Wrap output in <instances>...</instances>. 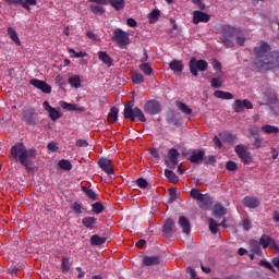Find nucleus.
Returning a JSON list of instances; mask_svg holds the SVG:
<instances>
[{
    "label": "nucleus",
    "mask_w": 279,
    "mask_h": 279,
    "mask_svg": "<svg viewBox=\"0 0 279 279\" xmlns=\"http://www.w3.org/2000/svg\"><path fill=\"white\" fill-rule=\"evenodd\" d=\"M271 46L266 41H259L253 49L255 56V66L259 71H270V69H279V52H270Z\"/></svg>",
    "instance_id": "1"
},
{
    "label": "nucleus",
    "mask_w": 279,
    "mask_h": 279,
    "mask_svg": "<svg viewBox=\"0 0 279 279\" xmlns=\"http://www.w3.org/2000/svg\"><path fill=\"white\" fill-rule=\"evenodd\" d=\"M220 34L221 40L226 47H234V40L235 45H239V47H243V45H245V33L239 28L225 25L222 26Z\"/></svg>",
    "instance_id": "2"
},
{
    "label": "nucleus",
    "mask_w": 279,
    "mask_h": 279,
    "mask_svg": "<svg viewBox=\"0 0 279 279\" xmlns=\"http://www.w3.org/2000/svg\"><path fill=\"white\" fill-rule=\"evenodd\" d=\"M11 155L13 156L14 160L23 165L28 173L29 171H32V167H29V161L27 160V158H35L36 149H27L24 143H16L14 146L11 147Z\"/></svg>",
    "instance_id": "3"
},
{
    "label": "nucleus",
    "mask_w": 279,
    "mask_h": 279,
    "mask_svg": "<svg viewBox=\"0 0 279 279\" xmlns=\"http://www.w3.org/2000/svg\"><path fill=\"white\" fill-rule=\"evenodd\" d=\"M124 117L125 119H130L131 121H141L142 123H145L147 121V118H145V113L138 108H132V106H125L124 108Z\"/></svg>",
    "instance_id": "4"
},
{
    "label": "nucleus",
    "mask_w": 279,
    "mask_h": 279,
    "mask_svg": "<svg viewBox=\"0 0 279 279\" xmlns=\"http://www.w3.org/2000/svg\"><path fill=\"white\" fill-rule=\"evenodd\" d=\"M113 43H117L119 47H128L130 45V34L121 28H116L113 31V36L111 37Z\"/></svg>",
    "instance_id": "5"
},
{
    "label": "nucleus",
    "mask_w": 279,
    "mask_h": 279,
    "mask_svg": "<svg viewBox=\"0 0 279 279\" xmlns=\"http://www.w3.org/2000/svg\"><path fill=\"white\" fill-rule=\"evenodd\" d=\"M197 71H208V62H206V60H197L192 58L190 60V72L194 77H197V75H199Z\"/></svg>",
    "instance_id": "6"
},
{
    "label": "nucleus",
    "mask_w": 279,
    "mask_h": 279,
    "mask_svg": "<svg viewBox=\"0 0 279 279\" xmlns=\"http://www.w3.org/2000/svg\"><path fill=\"white\" fill-rule=\"evenodd\" d=\"M234 151L243 165H250L252 162V154L247 150V146L243 144L236 145Z\"/></svg>",
    "instance_id": "7"
},
{
    "label": "nucleus",
    "mask_w": 279,
    "mask_h": 279,
    "mask_svg": "<svg viewBox=\"0 0 279 279\" xmlns=\"http://www.w3.org/2000/svg\"><path fill=\"white\" fill-rule=\"evenodd\" d=\"M259 244L263 245L264 250H267V247H270V250H274V252H279L278 244H276V240L274 238L263 234L259 240Z\"/></svg>",
    "instance_id": "8"
},
{
    "label": "nucleus",
    "mask_w": 279,
    "mask_h": 279,
    "mask_svg": "<svg viewBox=\"0 0 279 279\" xmlns=\"http://www.w3.org/2000/svg\"><path fill=\"white\" fill-rule=\"evenodd\" d=\"M244 108H246V110H252V108H254V105H252V101L247 99H238L232 105V109L234 110V112H243Z\"/></svg>",
    "instance_id": "9"
},
{
    "label": "nucleus",
    "mask_w": 279,
    "mask_h": 279,
    "mask_svg": "<svg viewBox=\"0 0 279 279\" xmlns=\"http://www.w3.org/2000/svg\"><path fill=\"white\" fill-rule=\"evenodd\" d=\"M44 109L47 110L51 121H58V119H61L62 112L59 109H56L49 105V101L45 100L44 104Z\"/></svg>",
    "instance_id": "10"
},
{
    "label": "nucleus",
    "mask_w": 279,
    "mask_h": 279,
    "mask_svg": "<svg viewBox=\"0 0 279 279\" xmlns=\"http://www.w3.org/2000/svg\"><path fill=\"white\" fill-rule=\"evenodd\" d=\"M31 85L38 88V90H41V93H45V95H49L51 93V87L45 81L33 78L31 80Z\"/></svg>",
    "instance_id": "11"
},
{
    "label": "nucleus",
    "mask_w": 279,
    "mask_h": 279,
    "mask_svg": "<svg viewBox=\"0 0 279 279\" xmlns=\"http://www.w3.org/2000/svg\"><path fill=\"white\" fill-rule=\"evenodd\" d=\"M98 166L100 167V169H102V171H105V173H108V175H112V173H114L112 160L108 158H100L98 160Z\"/></svg>",
    "instance_id": "12"
},
{
    "label": "nucleus",
    "mask_w": 279,
    "mask_h": 279,
    "mask_svg": "<svg viewBox=\"0 0 279 279\" xmlns=\"http://www.w3.org/2000/svg\"><path fill=\"white\" fill-rule=\"evenodd\" d=\"M179 157H180V153H178V149L171 148L168 154L169 160L166 161L167 167H170V169H174L178 165Z\"/></svg>",
    "instance_id": "13"
},
{
    "label": "nucleus",
    "mask_w": 279,
    "mask_h": 279,
    "mask_svg": "<svg viewBox=\"0 0 279 279\" xmlns=\"http://www.w3.org/2000/svg\"><path fill=\"white\" fill-rule=\"evenodd\" d=\"M144 110L148 114H158V112H160V102L156 100H149L144 106Z\"/></svg>",
    "instance_id": "14"
},
{
    "label": "nucleus",
    "mask_w": 279,
    "mask_h": 279,
    "mask_svg": "<svg viewBox=\"0 0 279 279\" xmlns=\"http://www.w3.org/2000/svg\"><path fill=\"white\" fill-rule=\"evenodd\" d=\"M210 21V15L203 11H194L193 12V23L197 25L199 23H208Z\"/></svg>",
    "instance_id": "15"
},
{
    "label": "nucleus",
    "mask_w": 279,
    "mask_h": 279,
    "mask_svg": "<svg viewBox=\"0 0 279 279\" xmlns=\"http://www.w3.org/2000/svg\"><path fill=\"white\" fill-rule=\"evenodd\" d=\"M59 106H61L63 110H68L69 112H84V107H78L76 104L60 101Z\"/></svg>",
    "instance_id": "16"
},
{
    "label": "nucleus",
    "mask_w": 279,
    "mask_h": 279,
    "mask_svg": "<svg viewBox=\"0 0 279 279\" xmlns=\"http://www.w3.org/2000/svg\"><path fill=\"white\" fill-rule=\"evenodd\" d=\"M98 59L100 60V62L105 65V66H112L114 60L110 58V54H108V52L106 51H99L98 52Z\"/></svg>",
    "instance_id": "17"
},
{
    "label": "nucleus",
    "mask_w": 279,
    "mask_h": 279,
    "mask_svg": "<svg viewBox=\"0 0 279 279\" xmlns=\"http://www.w3.org/2000/svg\"><path fill=\"white\" fill-rule=\"evenodd\" d=\"M243 206H246V208H258L260 206V202H258V198L246 196L242 201Z\"/></svg>",
    "instance_id": "18"
},
{
    "label": "nucleus",
    "mask_w": 279,
    "mask_h": 279,
    "mask_svg": "<svg viewBox=\"0 0 279 279\" xmlns=\"http://www.w3.org/2000/svg\"><path fill=\"white\" fill-rule=\"evenodd\" d=\"M203 197L204 198H201L199 201H197V204L204 210H208V208L213 206V201L210 199V196H208V194H203Z\"/></svg>",
    "instance_id": "19"
},
{
    "label": "nucleus",
    "mask_w": 279,
    "mask_h": 279,
    "mask_svg": "<svg viewBox=\"0 0 279 279\" xmlns=\"http://www.w3.org/2000/svg\"><path fill=\"white\" fill-rule=\"evenodd\" d=\"M209 223V230L213 234H217L219 232V226H222V228H226V220H223L220 225L215 221V219L209 218L208 219Z\"/></svg>",
    "instance_id": "20"
},
{
    "label": "nucleus",
    "mask_w": 279,
    "mask_h": 279,
    "mask_svg": "<svg viewBox=\"0 0 279 279\" xmlns=\"http://www.w3.org/2000/svg\"><path fill=\"white\" fill-rule=\"evenodd\" d=\"M119 121V108L111 107L110 112L108 114V123H117Z\"/></svg>",
    "instance_id": "21"
},
{
    "label": "nucleus",
    "mask_w": 279,
    "mask_h": 279,
    "mask_svg": "<svg viewBox=\"0 0 279 279\" xmlns=\"http://www.w3.org/2000/svg\"><path fill=\"white\" fill-rule=\"evenodd\" d=\"M160 263L159 256H144L143 258V265L146 267H149L151 265H158Z\"/></svg>",
    "instance_id": "22"
},
{
    "label": "nucleus",
    "mask_w": 279,
    "mask_h": 279,
    "mask_svg": "<svg viewBox=\"0 0 279 279\" xmlns=\"http://www.w3.org/2000/svg\"><path fill=\"white\" fill-rule=\"evenodd\" d=\"M219 136L222 138V141H226V143H230L231 145H234V143H236V135L230 132H222L219 134Z\"/></svg>",
    "instance_id": "23"
},
{
    "label": "nucleus",
    "mask_w": 279,
    "mask_h": 279,
    "mask_svg": "<svg viewBox=\"0 0 279 279\" xmlns=\"http://www.w3.org/2000/svg\"><path fill=\"white\" fill-rule=\"evenodd\" d=\"M68 83L72 88H82V78L80 75L70 76Z\"/></svg>",
    "instance_id": "24"
},
{
    "label": "nucleus",
    "mask_w": 279,
    "mask_h": 279,
    "mask_svg": "<svg viewBox=\"0 0 279 279\" xmlns=\"http://www.w3.org/2000/svg\"><path fill=\"white\" fill-rule=\"evenodd\" d=\"M162 232L166 236H171V232H173V219L165 221Z\"/></svg>",
    "instance_id": "25"
},
{
    "label": "nucleus",
    "mask_w": 279,
    "mask_h": 279,
    "mask_svg": "<svg viewBox=\"0 0 279 279\" xmlns=\"http://www.w3.org/2000/svg\"><path fill=\"white\" fill-rule=\"evenodd\" d=\"M179 225L181 226V228L185 234L191 233V223L189 222V219H186V217H181L179 219Z\"/></svg>",
    "instance_id": "26"
},
{
    "label": "nucleus",
    "mask_w": 279,
    "mask_h": 279,
    "mask_svg": "<svg viewBox=\"0 0 279 279\" xmlns=\"http://www.w3.org/2000/svg\"><path fill=\"white\" fill-rule=\"evenodd\" d=\"M82 223L85 228L93 230V228H95V223H97V219L95 217H85L83 218Z\"/></svg>",
    "instance_id": "27"
},
{
    "label": "nucleus",
    "mask_w": 279,
    "mask_h": 279,
    "mask_svg": "<svg viewBox=\"0 0 279 279\" xmlns=\"http://www.w3.org/2000/svg\"><path fill=\"white\" fill-rule=\"evenodd\" d=\"M262 132H264V134H278L279 129L275 125L265 124L262 126Z\"/></svg>",
    "instance_id": "28"
},
{
    "label": "nucleus",
    "mask_w": 279,
    "mask_h": 279,
    "mask_svg": "<svg viewBox=\"0 0 279 279\" xmlns=\"http://www.w3.org/2000/svg\"><path fill=\"white\" fill-rule=\"evenodd\" d=\"M8 36H10L11 40L15 43V45H21V39L19 38V34H16V31L12 27H8L7 29Z\"/></svg>",
    "instance_id": "29"
},
{
    "label": "nucleus",
    "mask_w": 279,
    "mask_h": 279,
    "mask_svg": "<svg viewBox=\"0 0 279 279\" xmlns=\"http://www.w3.org/2000/svg\"><path fill=\"white\" fill-rule=\"evenodd\" d=\"M214 96L217 99H233V96L230 92H223V90H216L214 93Z\"/></svg>",
    "instance_id": "30"
},
{
    "label": "nucleus",
    "mask_w": 279,
    "mask_h": 279,
    "mask_svg": "<svg viewBox=\"0 0 279 279\" xmlns=\"http://www.w3.org/2000/svg\"><path fill=\"white\" fill-rule=\"evenodd\" d=\"M170 69L174 73H181L184 69V65H182L181 61L174 60L170 63Z\"/></svg>",
    "instance_id": "31"
},
{
    "label": "nucleus",
    "mask_w": 279,
    "mask_h": 279,
    "mask_svg": "<svg viewBox=\"0 0 279 279\" xmlns=\"http://www.w3.org/2000/svg\"><path fill=\"white\" fill-rule=\"evenodd\" d=\"M227 210L223 206L221 205H215L214 207V216L219 219L226 215Z\"/></svg>",
    "instance_id": "32"
},
{
    "label": "nucleus",
    "mask_w": 279,
    "mask_h": 279,
    "mask_svg": "<svg viewBox=\"0 0 279 279\" xmlns=\"http://www.w3.org/2000/svg\"><path fill=\"white\" fill-rule=\"evenodd\" d=\"M178 110H181L183 114H193V109H191L184 102H177Z\"/></svg>",
    "instance_id": "33"
},
{
    "label": "nucleus",
    "mask_w": 279,
    "mask_h": 279,
    "mask_svg": "<svg viewBox=\"0 0 279 279\" xmlns=\"http://www.w3.org/2000/svg\"><path fill=\"white\" fill-rule=\"evenodd\" d=\"M211 66L216 70L218 77H223V71L221 70V62H219V60L214 59L211 61Z\"/></svg>",
    "instance_id": "34"
},
{
    "label": "nucleus",
    "mask_w": 279,
    "mask_h": 279,
    "mask_svg": "<svg viewBox=\"0 0 279 279\" xmlns=\"http://www.w3.org/2000/svg\"><path fill=\"white\" fill-rule=\"evenodd\" d=\"M71 269V262L69 260V257H62L61 259V270L63 274H69Z\"/></svg>",
    "instance_id": "35"
},
{
    "label": "nucleus",
    "mask_w": 279,
    "mask_h": 279,
    "mask_svg": "<svg viewBox=\"0 0 279 279\" xmlns=\"http://www.w3.org/2000/svg\"><path fill=\"white\" fill-rule=\"evenodd\" d=\"M133 84H143L145 82V76L142 73L133 72L131 77Z\"/></svg>",
    "instance_id": "36"
},
{
    "label": "nucleus",
    "mask_w": 279,
    "mask_h": 279,
    "mask_svg": "<svg viewBox=\"0 0 279 279\" xmlns=\"http://www.w3.org/2000/svg\"><path fill=\"white\" fill-rule=\"evenodd\" d=\"M140 70L144 73V75H151V73H154V68L149 63H142L140 65Z\"/></svg>",
    "instance_id": "37"
},
{
    "label": "nucleus",
    "mask_w": 279,
    "mask_h": 279,
    "mask_svg": "<svg viewBox=\"0 0 279 279\" xmlns=\"http://www.w3.org/2000/svg\"><path fill=\"white\" fill-rule=\"evenodd\" d=\"M58 166L60 169H63V171H71L73 169V165H71V161L62 159L58 162Z\"/></svg>",
    "instance_id": "38"
},
{
    "label": "nucleus",
    "mask_w": 279,
    "mask_h": 279,
    "mask_svg": "<svg viewBox=\"0 0 279 279\" xmlns=\"http://www.w3.org/2000/svg\"><path fill=\"white\" fill-rule=\"evenodd\" d=\"M110 5L114 8V10H123L125 7V1L124 0H109Z\"/></svg>",
    "instance_id": "39"
},
{
    "label": "nucleus",
    "mask_w": 279,
    "mask_h": 279,
    "mask_svg": "<svg viewBox=\"0 0 279 279\" xmlns=\"http://www.w3.org/2000/svg\"><path fill=\"white\" fill-rule=\"evenodd\" d=\"M71 209L73 210V213H76L77 215H82V213H86V208H84V206H82V204L80 203H73L71 205Z\"/></svg>",
    "instance_id": "40"
},
{
    "label": "nucleus",
    "mask_w": 279,
    "mask_h": 279,
    "mask_svg": "<svg viewBox=\"0 0 279 279\" xmlns=\"http://www.w3.org/2000/svg\"><path fill=\"white\" fill-rule=\"evenodd\" d=\"M250 248H251V252H253L254 254H258L260 252V244L256 240H251Z\"/></svg>",
    "instance_id": "41"
},
{
    "label": "nucleus",
    "mask_w": 279,
    "mask_h": 279,
    "mask_svg": "<svg viewBox=\"0 0 279 279\" xmlns=\"http://www.w3.org/2000/svg\"><path fill=\"white\" fill-rule=\"evenodd\" d=\"M159 16H160V10L154 9V10L148 14L149 23H156V21H158V17H159Z\"/></svg>",
    "instance_id": "42"
},
{
    "label": "nucleus",
    "mask_w": 279,
    "mask_h": 279,
    "mask_svg": "<svg viewBox=\"0 0 279 279\" xmlns=\"http://www.w3.org/2000/svg\"><path fill=\"white\" fill-rule=\"evenodd\" d=\"M190 195H191V197H192L193 199H196V202H199L201 199H206V198L203 196L204 194L199 193V190H197V189L191 190Z\"/></svg>",
    "instance_id": "43"
},
{
    "label": "nucleus",
    "mask_w": 279,
    "mask_h": 279,
    "mask_svg": "<svg viewBox=\"0 0 279 279\" xmlns=\"http://www.w3.org/2000/svg\"><path fill=\"white\" fill-rule=\"evenodd\" d=\"M92 245H104L106 243V239L99 235H93L90 239Z\"/></svg>",
    "instance_id": "44"
},
{
    "label": "nucleus",
    "mask_w": 279,
    "mask_h": 279,
    "mask_svg": "<svg viewBox=\"0 0 279 279\" xmlns=\"http://www.w3.org/2000/svg\"><path fill=\"white\" fill-rule=\"evenodd\" d=\"M82 191L89 197V199H93L94 202L97 201V193H95V191L84 186L82 187Z\"/></svg>",
    "instance_id": "45"
},
{
    "label": "nucleus",
    "mask_w": 279,
    "mask_h": 279,
    "mask_svg": "<svg viewBox=\"0 0 279 279\" xmlns=\"http://www.w3.org/2000/svg\"><path fill=\"white\" fill-rule=\"evenodd\" d=\"M204 159V151L199 150L198 153H194L191 157L190 160L191 162H199V160Z\"/></svg>",
    "instance_id": "46"
},
{
    "label": "nucleus",
    "mask_w": 279,
    "mask_h": 279,
    "mask_svg": "<svg viewBox=\"0 0 279 279\" xmlns=\"http://www.w3.org/2000/svg\"><path fill=\"white\" fill-rule=\"evenodd\" d=\"M165 175L166 178H168L170 182H173V183L178 182L179 180L178 175H175V172L171 170H165Z\"/></svg>",
    "instance_id": "47"
},
{
    "label": "nucleus",
    "mask_w": 279,
    "mask_h": 279,
    "mask_svg": "<svg viewBox=\"0 0 279 279\" xmlns=\"http://www.w3.org/2000/svg\"><path fill=\"white\" fill-rule=\"evenodd\" d=\"M68 53H73V56H71V58H86L88 56V53H86L85 51H75L73 48H70L68 50Z\"/></svg>",
    "instance_id": "48"
},
{
    "label": "nucleus",
    "mask_w": 279,
    "mask_h": 279,
    "mask_svg": "<svg viewBox=\"0 0 279 279\" xmlns=\"http://www.w3.org/2000/svg\"><path fill=\"white\" fill-rule=\"evenodd\" d=\"M222 76L214 77L210 82L211 88H221L223 81L221 80Z\"/></svg>",
    "instance_id": "49"
},
{
    "label": "nucleus",
    "mask_w": 279,
    "mask_h": 279,
    "mask_svg": "<svg viewBox=\"0 0 279 279\" xmlns=\"http://www.w3.org/2000/svg\"><path fill=\"white\" fill-rule=\"evenodd\" d=\"M92 210L96 215L104 213V204H101L100 202L95 203L92 207Z\"/></svg>",
    "instance_id": "50"
},
{
    "label": "nucleus",
    "mask_w": 279,
    "mask_h": 279,
    "mask_svg": "<svg viewBox=\"0 0 279 279\" xmlns=\"http://www.w3.org/2000/svg\"><path fill=\"white\" fill-rule=\"evenodd\" d=\"M260 267H265L266 269H269L272 271V274H276V268H274V265L271 263L267 262L266 259L259 260Z\"/></svg>",
    "instance_id": "51"
},
{
    "label": "nucleus",
    "mask_w": 279,
    "mask_h": 279,
    "mask_svg": "<svg viewBox=\"0 0 279 279\" xmlns=\"http://www.w3.org/2000/svg\"><path fill=\"white\" fill-rule=\"evenodd\" d=\"M89 8L94 14H104L105 12L104 7L99 4H90Z\"/></svg>",
    "instance_id": "52"
},
{
    "label": "nucleus",
    "mask_w": 279,
    "mask_h": 279,
    "mask_svg": "<svg viewBox=\"0 0 279 279\" xmlns=\"http://www.w3.org/2000/svg\"><path fill=\"white\" fill-rule=\"evenodd\" d=\"M86 36L89 38V40H93L94 43H99L100 40L99 36L92 31H87Z\"/></svg>",
    "instance_id": "53"
},
{
    "label": "nucleus",
    "mask_w": 279,
    "mask_h": 279,
    "mask_svg": "<svg viewBox=\"0 0 279 279\" xmlns=\"http://www.w3.org/2000/svg\"><path fill=\"white\" fill-rule=\"evenodd\" d=\"M253 145L256 149H260V147H265V144L263 143V138L260 137H255Z\"/></svg>",
    "instance_id": "54"
},
{
    "label": "nucleus",
    "mask_w": 279,
    "mask_h": 279,
    "mask_svg": "<svg viewBox=\"0 0 279 279\" xmlns=\"http://www.w3.org/2000/svg\"><path fill=\"white\" fill-rule=\"evenodd\" d=\"M10 3H20V5H22V8H24L25 10H31L29 8V3H27L26 1L23 0H9Z\"/></svg>",
    "instance_id": "55"
},
{
    "label": "nucleus",
    "mask_w": 279,
    "mask_h": 279,
    "mask_svg": "<svg viewBox=\"0 0 279 279\" xmlns=\"http://www.w3.org/2000/svg\"><path fill=\"white\" fill-rule=\"evenodd\" d=\"M266 97L270 104L276 101V93L271 89L268 90V94L266 93Z\"/></svg>",
    "instance_id": "56"
},
{
    "label": "nucleus",
    "mask_w": 279,
    "mask_h": 279,
    "mask_svg": "<svg viewBox=\"0 0 279 279\" xmlns=\"http://www.w3.org/2000/svg\"><path fill=\"white\" fill-rule=\"evenodd\" d=\"M226 168L228 171H236V162L228 161Z\"/></svg>",
    "instance_id": "57"
},
{
    "label": "nucleus",
    "mask_w": 279,
    "mask_h": 279,
    "mask_svg": "<svg viewBox=\"0 0 279 279\" xmlns=\"http://www.w3.org/2000/svg\"><path fill=\"white\" fill-rule=\"evenodd\" d=\"M242 228L246 231L250 230V228H252V221H250V219L242 220Z\"/></svg>",
    "instance_id": "58"
},
{
    "label": "nucleus",
    "mask_w": 279,
    "mask_h": 279,
    "mask_svg": "<svg viewBox=\"0 0 279 279\" xmlns=\"http://www.w3.org/2000/svg\"><path fill=\"white\" fill-rule=\"evenodd\" d=\"M136 184H137V186H140V189H146V186H147V180H145V179H143V178L137 179Z\"/></svg>",
    "instance_id": "59"
},
{
    "label": "nucleus",
    "mask_w": 279,
    "mask_h": 279,
    "mask_svg": "<svg viewBox=\"0 0 279 279\" xmlns=\"http://www.w3.org/2000/svg\"><path fill=\"white\" fill-rule=\"evenodd\" d=\"M54 82L58 86H64V78L60 74L56 76Z\"/></svg>",
    "instance_id": "60"
},
{
    "label": "nucleus",
    "mask_w": 279,
    "mask_h": 279,
    "mask_svg": "<svg viewBox=\"0 0 279 279\" xmlns=\"http://www.w3.org/2000/svg\"><path fill=\"white\" fill-rule=\"evenodd\" d=\"M213 141L215 147H217L218 149H221V147H223V144H221V140H219V137L215 136Z\"/></svg>",
    "instance_id": "61"
},
{
    "label": "nucleus",
    "mask_w": 279,
    "mask_h": 279,
    "mask_svg": "<svg viewBox=\"0 0 279 279\" xmlns=\"http://www.w3.org/2000/svg\"><path fill=\"white\" fill-rule=\"evenodd\" d=\"M48 149H49V151H58V144L54 142H50L48 144Z\"/></svg>",
    "instance_id": "62"
},
{
    "label": "nucleus",
    "mask_w": 279,
    "mask_h": 279,
    "mask_svg": "<svg viewBox=\"0 0 279 279\" xmlns=\"http://www.w3.org/2000/svg\"><path fill=\"white\" fill-rule=\"evenodd\" d=\"M187 274L191 276L192 279H197V272L192 267L187 268Z\"/></svg>",
    "instance_id": "63"
},
{
    "label": "nucleus",
    "mask_w": 279,
    "mask_h": 279,
    "mask_svg": "<svg viewBox=\"0 0 279 279\" xmlns=\"http://www.w3.org/2000/svg\"><path fill=\"white\" fill-rule=\"evenodd\" d=\"M88 145V142L86 140H78L76 142V147H86Z\"/></svg>",
    "instance_id": "64"
}]
</instances>
